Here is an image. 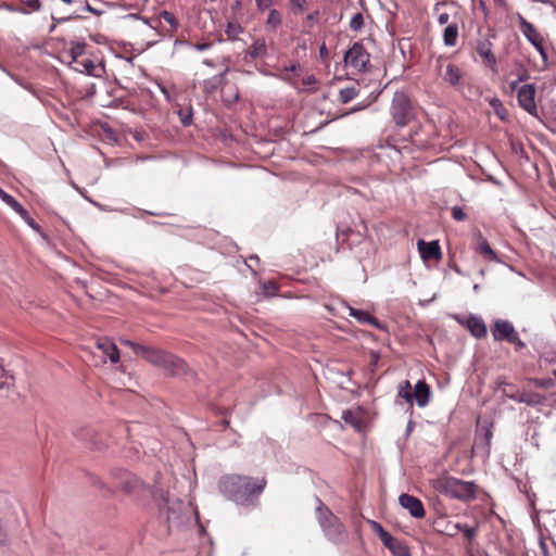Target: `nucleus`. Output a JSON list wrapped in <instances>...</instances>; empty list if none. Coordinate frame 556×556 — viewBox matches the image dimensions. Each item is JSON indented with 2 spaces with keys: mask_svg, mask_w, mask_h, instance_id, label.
I'll return each instance as SVG.
<instances>
[{
  "mask_svg": "<svg viewBox=\"0 0 556 556\" xmlns=\"http://www.w3.org/2000/svg\"><path fill=\"white\" fill-rule=\"evenodd\" d=\"M266 485L264 478L226 475L219 479L218 489L229 501L241 506L254 505Z\"/></svg>",
  "mask_w": 556,
  "mask_h": 556,
  "instance_id": "f257e3e1",
  "label": "nucleus"
},
{
  "mask_svg": "<svg viewBox=\"0 0 556 556\" xmlns=\"http://www.w3.org/2000/svg\"><path fill=\"white\" fill-rule=\"evenodd\" d=\"M432 488L440 494L464 503L476 500L478 485L452 476H442L431 481Z\"/></svg>",
  "mask_w": 556,
  "mask_h": 556,
  "instance_id": "f03ea898",
  "label": "nucleus"
},
{
  "mask_svg": "<svg viewBox=\"0 0 556 556\" xmlns=\"http://www.w3.org/2000/svg\"><path fill=\"white\" fill-rule=\"evenodd\" d=\"M141 357L163 369L168 376H185L189 372L188 365L182 358L164 350L146 346L141 349Z\"/></svg>",
  "mask_w": 556,
  "mask_h": 556,
  "instance_id": "7ed1b4c3",
  "label": "nucleus"
},
{
  "mask_svg": "<svg viewBox=\"0 0 556 556\" xmlns=\"http://www.w3.org/2000/svg\"><path fill=\"white\" fill-rule=\"evenodd\" d=\"M496 34L492 29L482 33L478 31V37L472 42L475 53L480 58L481 63L493 73H497V59L494 52V40Z\"/></svg>",
  "mask_w": 556,
  "mask_h": 556,
  "instance_id": "20e7f679",
  "label": "nucleus"
},
{
  "mask_svg": "<svg viewBox=\"0 0 556 556\" xmlns=\"http://www.w3.org/2000/svg\"><path fill=\"white\" fill-rule=\"evenodd\" d=\"M390 113L396 126L405 127L416 119L418 108L404 92H395Z\"/></svg>",
  "mask_w": 556,
  "mask_h": 556,
  "instance_id": "39448f33",
  "label": "nucleus"
},
{
  "mask_svg": "<svg viewBox=\"0 0 556 556\" xmlns=\"http://www.w3.org/2000/svg\"><path fill=\"white\" fill-rule=\"evenodd\" d=\"M435 70L442 80L455 90H460L464 86V71L457 64L439 56L435 62Z\"/></svg>",
  "mask_w": 556,
  "mask_h": 556,
  "instance_id": "423d86ee",
  "label": "nucleus"
},
{
  "mask_svg": "<svg viewBox=\"0 0 556 556\" xmlns=\"http://www.w3.org/2000/svg\"><path fill=\"white\" fill-rule=\"evenodd\" d=\"M517 21L519 24V29L527 38V40L538 50L543 60V68L547 66V51L544 47V37L538 30V28L527 21L521 14H517Z\"/></svg>",
  "mask_w": 556,
  "mask_h": 556,
  "instance_id": "0eeeda50",
  "label": "nucleus"
},
{
  "mask_svg": "<svg viewBox=\"0 0 556 556\" xmlns=\"http://www.w3.org/2000/svg\"><path fill=\"white\" fill-rule=\"evenodd\" d=\"M344 63L356 73L366 72L370 64V55L361 42H355L345 52Z\"/></svg>",
  "mask_w": 556,
  "mask_h": 556,
  "instance_id": "6e6552de",
  "label": "nucleus"
},
{
  "mask_svg": "<svg viewBox=\"0 0 556 556\" xmlns=\"http://www.w3.org/2000/svg\"><path fill=\"white\" fill-rule=\"evenodd\" d=\"M536 88L533 84L522 85L517 92V101L520 108L534 117H539L535 103Z\"/></svg>",
  "mask_w": 556,
  "mask_h": 556,
  "instance_id": "1a4fd4ad",
  "label": "nucleus"
},
{
  "mask_svg": "<svg viewBox=\"0 0 556 556\" xmlns=\"http://www.w3.org/2000/svg\"><path fill=\"white\" fill-rule=\"evenodd\" d=\"M0 199L8 204L34 230L40 232V226L30 217L28 212L11 194L0 188Z\"/></svg>",
  "mask_w": 556,
  "mask_h": 556,
  "instance_id": "9d476101",
  "label": "nucleus"
},
{
  "mask_svg": "<svg viewBox=\"0 0 556 556\" xmlns=\"http://www.w3.org/2000/svg\"><path fill=\"white\" fill-rule=\"evenodd\" d=\"M472 249L475 250V252L481 255L483 260L488 262H500L496 252L491 248L488 240L483 237V235L480 231H478L475 236Z\"/></svg>",
  "mask_w": 556,
  "mask_h": 556,
  "instance_id": "9b49d317",
  "label": "nucleus"
},
{
  "mask_svg": "<svg viewBox=\"0 0 556 556\" xmlns=\"http://www.w3.org/2000/svg\"><path fill=\"white\" fill-rule=\"evenodd\" d=\"M399 503L403 508L407 509L414 518L420 519L426 515L424 504L418 497L403 493L399 497Z\"/></svg>",
  "mask_w": 556,
  "mask_h": 556,
  "instance_id": "f8f14e48",
  "label": "nucleus"
},
{
  "mask_svg": "<svg viewBox=\"0 0 556 556\" xmlns=\"http://www.w3.org/2000/svg\"><path fill=\"white\" fill-rule=\"evenodd\" d=\"M417 248L424 261H440L442 258V251L438 241L418 240Z\"/></svg>",
  "mask_w": 556,
  "mask_h": 556,
  "instance_id": "ddd939ff",
  "label": "nucleus"
},
{
  "mask_svg": "<svg viewBox=\"0 0 556 556\" xmlns=\"http://www.w3.org/2000/svg\"><path fill=\"white\" fill-rule=\"evenodd\" d=\"M515 330L510 321L502 319L496 320L491 329L495 341H507Z\"/></svg>",
  "mask_w": 556,
  "mask_h": 556,
  "instance_id": "4468645a",
  "label": "nucleus"
},
{
  "mask_svg": "<svg viewBox=\"0 0 556 556\" xmlns=\"http://www.w3.org/2000/svg\"><path fill=\"white\" fill-rule=\"evenodd\" d=\"M307 71L299 63H292L290 66H285L280 71V79L288 81L294 87V80L300 81Z\"/></svg>",
  "mask_w": 556,
  "mask_h": 556,
  "instance_id": "2eb2a0df",
  "label": "nucleus"
},
{
  "mask_svg": "<svg viewBox=\"0 0 556 556\" xmlns=\"http://www.w3.org/2000/svg\"><path fill=\"white\" fill-rule=\"evenodd\" d=\"M97 349L101 351L103 356L109 357L111 363H117L119 361V352L114 342L108 338L99 339L97 341Z\"/></svg>",
  "mask_w": 556,
  "mask_h": 556,
  "instance_id": "dca6fc26",
  "label": "nucleus"
},
{
  "mask_svg": "<svg viewBox=\"0 0 556 556\" xmlns=\"http://www.w3.org/2000/svg\"><path fill=\"white\" fill-rule=\"evenodd\" d=\"M457 12H455L453 22H451L443 30V42L446 47H455L459 36V28L456 21Z\"/></svg>",
  "mask_w": 556,
  "mask_h": 556,
  "instance_id": "f3484780",
  "label": "nucleus"
},
{
  "mask_svg": "<svg viewBox=\"0 0 556 556\" xmlns=\"http://www.w3.org/2000/svg\"><path fill=\"white\" fill-rule=\"evenodd\" d=\"M327 517L321 520L323 528L328 532L329 535L342 536L345 531L342 523L339 522L338 518L327 510Z\"/></svg>",
  "mask_w": 556,
  "mask_h": 556,
  "instance_id": "a211bd4d",
  "label": "nucleus"
},
{
  "mask_svg": "<svg viewBox=\"0 0 556 556\" xmlns=\"http://www.w3.org/2000/svg\"><path fill=\"white\" fill-rule=\"evenodd\" d=\"M465 325L477 339L484 338L488 333L486 326L480 317L471 315L466 319Z\"/></svg>",
  "mask_w": 556,
  "mask_h": 556,
  "instance_id": "6ab92c4d",
  "label": "nucleus"
},
{
  "mask_svg": "<svg viewBox=\"0 0 556 556\" xmlns=\"http://www.w3.org/2000/svg\"><path fill=\"white\" fill-rule=\"evenodd\" d=\"M431 391L430 387L427 384L425 380H419L414 390V400L417 405L420 407H425L430 400Z\"/></svg>",
  "mask_w": 556,
  "mask_h": 556,
  "instance_id": "aec40b11",
  "label": "nucleus"
},
{
  "mask_svg": "<svg viewBox=\"0 0 556 556\" xmlns=\"http://www.w3.org/2000/svg\"><path fill=\"white\" fill-rule=\"evenodd\" d=\"M318 81L313 74L306 72L300 81L294 80V88L300 91H315L317 89Z\"/></svg>",
  "mask_w": 556,
  "mask_h": 556,
  "instance_id": "412c9836",
  "label": "nucleus"
},
{
  "mask_svg": "<svg viewBox=\"0 0 556 556\" xmlns=\"http://www.w3.org/2000/svg\"><path fill=\"white\" fill-rule=\"evenodd\" d=\"M228 68L225 70L224 73L219 75H215L212 78L204 80V90L205 92L213 93L220 87H223L226 83V73Z\"/></svg>",
  "mask_w": 556,
  "mask_h": 556,
  "instance_id": "4be33fe9",
  "label": "nucleus"
},
{
  "mask_svg": "<svg viewBox=\"0 0 556 556\" xmlns=\"http://www.w3.org/2000/svg\"><path fill=\"white\" fill-rule=\"evenodd\" d=\"M266 52L267 48L264 39H256L248 49V54L252 59L264 58Z\"/></svg>",
  "mask_w": 556,
  "mask_h": 556,
  "instance_id": "5701e85b",
  "label": "nucleus"
},
{
  "mask_svg": "<svg viewBox=\"0 0 556 556\" xmlns=\"http://www.w3.org/2000/svg\"><path fill=\"white\" fill-rule=\"evenodd\" d=\"M350 314H351V316L355 317L362 324H369L375 327H379V323L376 319V317H374L372 315H370L367 312L350 307Z\"/></svg>",
  "mask_w": 556,
  "mask_h": 556,
  "instance_id": "b1692460",
  "label": "nucleus"
},
{
  "mask_svg": "<svg viewBox=\"0 0 556 556\" xmlns=\"http://www.w3.org/2000/svg\"><path fill=\"white\" fill-rule=\"evenodd\" d=\"M446 7L447 4L444 2H438L434 5V13L438 16V23L440 25H448L451 22H453L451 14L444 10Z\"/></svg>",
  "mask_w": 556,
  "mask_h": 556,
  "instance_id": "393cba45",
  "label": "nucleus"
},
{
  "mask_svg": "<svg viewBox=\"0 0 556 556\" xmlns=\"http://www.w3.org/2000/svg\"><path fill=\"white\" fill-rule=\"evenodd\" d=\"M307 0H287V7L293 15H302L307 9Z\"/></svg>",
  "mask_w": 556,
  "mask_h": 556,
  "instance_id": "a878e982",
  "label": "nucleus"
},
{
  "mask_svg": "<svg viewBox=\"0 0 556 556\" xmlns=\"http://www.w3.org/2000/svg\"><path fill=\"white\" fill-rule=\"evenodd\" d=\"M397 395L404 399L409 405H413L414 392L412 391V384L408 380H405L400 384Z\"/></svg>",
  "mask_w": 556,
  "mask_h": 556,
  "instance_id": "bb28decb",
  "label": "nucleus"
},
{
  "mask_svg": "<svg viewBox=\"0 0 556 556\" xmlns=\"http://www.w3.org/2000/svg\"><path fill=\"white\" fill-rule=\"evenodd\" d=\"M76 64V67L75 70L80 72V73H85L87 75H94V68H96V65L93 63L92 60L90 59H84V60H78V62H74Z\"/></svg>",
  "mask_w": 556,
  "mask_h": 556,
  "instance_id": "cd10ccee",
  "label": "nucleus"
},
{
  "mask_svg": "<svg viewBox=\"0 0 556 556\" xmlns=\"http://www.w3.org/2000/svg\"><path fill=\"white\" fill-rule=\"evenodd\" d=\"M86 43L83 41L72 42L70 55L72 63L78 62L79 58L85 53Z\"/></svg>",
  "mask_w": 556,
  "mask_h": 556,
  "instance_id": "c85d7f7f",
  "label": "nucleus"
},
{
  "mask_svg": "<svg viewBox=\"0 0 556 556\" xmlns=\"http://www.w3.org/2000/svg\"><path fill=\"white\" fill-rule=\"evenodd\" d=\"M454 529L464 533L468 541H472L477 535V528L468 527L467 525L455 523Z\"/></svg>",
  "mask_w": 556,
  "mask_h": 556,
  "instance_id": "c756f323",
  "label": "nucleus"
},
{
  "mask_svg": "<svg viewBox=\"0 0 556 556\" xmlns=\"http://www.w3.org/2000/svg\"><path fill=\"white\" fill-rule=\"evenodd\" d=\"M357 97V91L354 87H346L340 90L339 99L342 103H349Z\"/></svg>",
  "mask_w": 556,
  "mask_h": 556,
  "instance_id": "7c9ffc66",
  "label": "nucleus"
},
{
  "mask_svg": "<svg viewBox=\"0 0 556 556\" xmlns=\"http://www.w3.org/2000/svg\"><path fill=\"white\" fill-rule=\"evenodd\" d=\"M395 556H410L408 548L401 543L400 541L395 540L393 544H391L388 547Z\"/></svg>",
  "mask_w": 556,
  "mask_h": 556,
  "instance_id": "2f4dec72",
  "label": "nucleus"
},
{
  "mask_svg": "<svg viewBox=\"0 0 556 556\" xmlns=\"http://www.w3.org/2000/svg\"><path fill=\"white\" fill-rule=\"evenodd\" d=\"M160 18L164 20L170 25V30H176L178 28V21L172 12L162 11L160 13Z\"/></svg>",
  "mask_w": 556,
  "mask_h": 556,
  "instance_id": "473e14b6",
  "label": "nucleus"
},
{
  "mask_svg": "<svg viewBox=\"0 0 556 556\" xmlns=\"http://www.w3.org/2000/svg\"><path fill=\"white\" fill-rule=\"evenodd\" d=\"M364 26V16L362 13H356L350 21V28L354 31H359Z\"/></svg>",
  "mask_w": 556,
  "mask_h": 556,
  "instance_id": "72a5a7b5",
  "label": "nucleus"
},
{
  "mask_svg": "<svg viewBox=\"0 0 556 556\" xmlns=\"http://www.w3.org/2000/svg\"><path fill=\"white\" fill-rule=\"evenodd\" d=\"M490 105L493 108L494 112L496 113V115L504 119V113L506 112L502 101L497 98H493L490 100Z\"/></svg>",
  "mask_w": 556,
  "mask_h": 556,
  "instance_id": "f704fd0d",
  "label": "nucleus"
},
{
  "mask_svg": "<svg viewBox=\"0 0 556 556\" xmlns=\"http://www.w3.org/2000/svg\"><path fill=\"white\" fill-rule=\"evenodd\" d=\"M508 343L513 344L515 346V351L519 352L523 348H526L525 342L520 339L518 332L515 330L513 334L507 340Z\"/></svg>",
  "mask_w": 556,
  "mask_h": 556,
  "instance_id": "c9c22d12",
  "label": "nucleus"
},
{
  "mask_svg": "<svg viewBox=\"0 0 556 556\" xmlns=\"http://www.w3.org/2000/svg\"><path fill=\"white\" fill-rule=\"evenodd\" d=\"M452 217L457 222H462V220H465L467 216L462 207L454 206L452 208Z\"/></svg>",
  "mask_w": 556,
  "mask_h": 556,
  "instance_id": "e433bc0d",
  "label": "nucleus"
},
{
  "mask_svg": "<svg viewBox=\"0 0 556 556\" xmlns=\"http://www.w3.org/2000/svg\"><path fill=\"white\" fill-rule=\"evenodd\" d=\"M122 344L124 345H127V346H130L132 349V351L137 354V355H140L141 356V349H144L146 346L143 345H140L136 342H132L130 340H121Z\"/></svg>",
  "mask_w": 556,
  "mask_h": 556,
  "instance_id": "4c0bfd02",
  "label": "nucleus"
},
{
  "mask_svg": "<svg viewBox=\"0 0 556 556\" xmlns=\"http://www.w3.org/2000/svg\"><path fill=\"white\" fill-rule=\"evenodd\" d=\"M379 539L387 548L396 540L387 530L379 536Z\"/></svg>",
  "mask_w": 556,
  "mask_h": 556,
  "instance_id": "58836bf2",
  "label": "nucleus"
},
{
  "mask_svg": "<svg viewBox=\"0 0 556 556\" xmlns=\"http://www.w3.org/2000/svg\"><path fill=\"white\" fill-rule=\"evenodd\" d=\"M21 2L28 7L29 11H38L40 9V1L39 0H21Z\"/></svg>",
  "mask_w": 556,
  "mask_h": 556,
  "instance_id": "ea45409f",
  "label": "nucleus"
},
{
  "mask_svg": "<svg viewBox=\"0 0 556 556\" xmlns=\"http://www.w3.org/2000/svg\"><path fill=\"white\" fill-rule=\"evenodd\" d=\"M276 14H277V11L275 9H271L270 13L268 15V18H267V26L268 27L275 28L277 26L278 17L276 16Z\"/></svg>",
  "mask_w": 556,
  "mask_h": 556,
  "instance_id": "a19ab883",
  "label": "nucleus"
},
{
  "mask_svg": "<svg viewBox=\"0 0 556 556\" xmlns=\"http://www.w3.org/2000/svg\"><path fill=\"white\" fill-rule=\"evenodd\" d=\"M368 523H369V526H370L371 530H372V531H374L378 536H380V535L386 531V530H384V528H383L379 522H377V521H375V520H369V521H368Z\"/></svg>",
  "mask_w": 556,
  "mask_h": 556,
  "instance_id": "79ce46f5",
  "label": "nucleus"
},
{
  "mask_svg": "<svg viewBox=\"0 0 556 556\" xmlns=\"http://www.w3.org/2000/svg\"><path fill=\"white\" fill-rule=\"evenodd\" d=\"M260 11L268 10L273 5V0H255Z\"/></svg>",
  "mask_w": 556,
  "mask_h": 556,
  "instance_id": "37998d69",
  "label": "nucleus"
},
{
  "mask_svg": "<svg viewBox=\"0 0 556 556\" xmlns=\"http://www.w3.org/2000/svg\"><path fill=\"white\" fill-rule=\"evenodd\" d=\"M319 58L321 59V61L324 62H327L328 59H329V50L328 48L326 47V43L324 42L320 47H319Z\"/></svg>",
  "mask_w": 556,
  "mask_h": 556,
  "instance_id": "c03bdc74",
  "label": "nucleus"
},
{
  "mask_svg": "<svg viewBox=\"0 0 556 556\" xmlns=\"http://www.w3.org/2000/svg\"><path fill=\"white\" fill-rule=\"evenodd\" d=\"M7 542H8V533L2 523V520L0 519V546L4 545Z\"/></svg>",
  "mask_w": 556,
  "mask_h": 556,
  "instance_id": "a18cd8bd",
  "label": "nucleus"
},
{
  "mask_svg": "<svg viewBox=\"0 0 556 556\" xmlns=\"http://www.w3.org/2000/svg\"><path fill=\"white\" fill-rule=\"evenodd\" d=\"M318 14H319V13H318V11H315V12H313V13L307 14V15H306V17H305V22H306L309 26H312V25L315 23V21L317 20Z\"/></svg>",
  "mask_w": 556,
  "mask_h": 556,
  "instance_id": "49530a36",
  "label": "nucleus"
},
{
  "mask_svg": "<svg viewBox=\"0 0 556 556\" xmlns=\"http://www.w3.org/2000/svg\"><path fill=\"white\" fill-rule=\"evenodd\" d=\"M7 374L2 365H0V389L3 388L7 384Z\"/></svg>",
  "mask_w": 556,
  "mask_h": 556,
  "instance_id": "de8ad7c7",
  "label": "nucleus"
},
{
  "mask_svg": "<svg viewBox=\"0 0 556 556\" xmlns=\"http://www.w3.org/2000/svg\"><path fill=\"white\" fill-rule=\"evenodd\" d=\"M417 132H415L414 135H412L410 139H412V142L416 146H424L425 144V141L424 140H420L417 138Z\"/></svg>",
  "mask_w": 556,
  "mask_h": 556,
  "instance_id": "09e8293b",
  "label": "nucleus"
},
{
  "mask_svg": "<svg viewBox=\"0 0 556 556\" xmlns=\"http://www.w3.org/2000/svg\"><path fill=\"white\" fill-rule=\"evenodd\" d=\"M527 78H528V75H522V76H520V77H519V80H516V81L510 83V88H511L513 90L517 89L519 81H522V80H525V79H527Z\"/></svg>",
  "mask_w": 556,
  "mask_h": 556,
  "instance_id": "8fccbe9b",
  "label": "nucleus"
},
{
  "mask_svg": "<svg viewBox=\"0 0 556 556\" xmlns=\"http://www.w3.org/2000/svg\"><path fill=\"white\" fill-rule=\"evenodd\" d=\"M270 288L274 290V291H268V288L267 286H264V290L266 292L267 295H276V286L274 283L270 285Z\"/></svg>",
  "mask_w": 556,
  "mask_h": 556,
  "instance_id": "3c124183",
  "label": "nucleus"
},
{
  "mask_svg": "<svg viewBox=\"0 0 556 556\" xmlns=\"http://www.w3.org/2000/svg\"><path fill=\"white\" fill-rule=\"evenodd\" d=\"M211 47V43H198L195 45V48L197 50L199 51H203V50H206Z\"/></svg>",
  "mask_w": 556,
  "mask_h": 556,
  "instance_id": "603ef678",
  "label": "nucleus"
},
{
  "mask_svg": "<svg viewBox=\"0 0 556 556\" xmlns=\"http://www.w3.org/2000/svg\"><path fill=\"white\" fill-rule=\"evenodd\" d=\"M352 413L351 412H346L343 414V419L346 421V422H352Z\"/></svg>",
  "mask_w": 556,
  "mask_h": 556,
  "instance_id": "864d4df0",
  "label": "nucleus"
},
{
  "mask_svg": "<svg viewBox=\"0 0 556 556\" xmlns=\"http://www.w3.org/2000/svg\"><path fill=\"white\" fill-rule=\"evenodd\" d=\"M181 122L184 125H189L191 122V116L188 115V116L181 117Z\"/></svg>",
  "mask_w": 556,
  "mask_h": 556,
  "instance_id": "5fc2aeb1",
  "label": "nucleus"
},
{
  "mask_svg": "<svg viewBox=\"0 0 556 556\" xmlns=\"http://www.w3.org/2000/svg\"><path fill=\"white\" fill-rule=\"evenodd\" d=\"M85 10L91 13H97V11L88 2H86Z\"/></svg>",
  "mask_w": 556,
  "mask_h": 556,
  "instance_id": "6e6d98bb",
  "label": "nucleus"
},
{
  "mask_svg": "<svg viewBox=\"0 0 556 556\" xmlns=\"http://www.w3.org/2000/svg\"><path fill=\"white\" fill-rule=\"evenodd\" d=\"M458 531L454 529V525L451 527V529L447 531L448 535H455Z\"/></svg>",
  "mask_w": 556,
  "mask_h": 556,
  "instance_id": "4d7b16f0",
  "label": "nucleus"
},
{
  "mask_svg": "<svg viewBox=\"0 0 556 556\" xmlns=\"http://www.w3.org/2000/svg\"><path fill=\"white\" fill-rule=\"evenodd\" d=\"M519 401L523 402V403H527V404H532L533 403L532 401H530L529 399H526L525 396L520 397Z\"/></svg>",
  "mask_w": 556,
  "mask_h": 556,
  "instance_id": "13d9d810",
  "label": "nucleus"
},
{
  "mask_svg": "<svg viewBox=\"0 0 556 556\" xmlns=\"http://www.w3.org/2000/svg\"><path fill=\"white\" fill-rule=\"evenodd\" d=\"M495 4L503 5L505 3V0H493Z\"/></svg>",
  "mask_w": 556,
  "mask_h": 556,
  "instance_id": "bf43d9fd",
  "label": "nucleus"
},
{
  "mask_svg": "<svg viewBox=\"0 0 556 556\" xmlns=\"http://www.w3.org/2000/svg\"><path fill=\"white\" fill-rule=\"evenodd\" d=\"M204 64H206V65H208V66H212V65H213V64H212V62H210V61H204Z\"/></svg>",
  "mask_w": 556,
  "mask_h": 556,
  "instance_id": "052dcab7",
  "label": "nucleus"
},
{
  "mask_svg": "<svg viewBox=\"0 0 556 556\" xmlns=\"http://www.w3.org/2000/svg\"><path fill=\"white\" fill-rule=\"evenodd\" d=\"M54 28H55V25H52V26L50 27V33H51V31H53V30H54Z\"/></svg>",
  "mask_w": 556,
  "mask_h": 556,
  "instance_id": "680f3d73",
  "label": "nucleus"
}]
</instances>
